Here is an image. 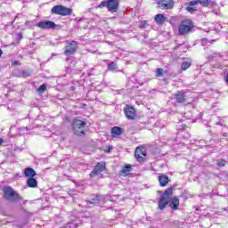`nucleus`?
<instances>
[{"label":"nucleus","mask_w":228,"mask_h":228,"mask_svg":"<svg viewBox=\"0 0 228 228\" xmlns=\"http://www.w3.org/2000/svg\"><path fill=\"white\" fill-rule=\"evenodd\" d=\"M213 42H215V41L209 42V40H208L206 38L201 40L202 45H208V44H213Z\"/></svg>","instance_id":"obj_30"},{"label":"nucleus","mask_w":228,"mask_h":228,"mask_svg":"<svg viewBox=\"0 0 228 228\" xmlns=\"http://www.w3.org/2000/svg\"><path fill=\"white\" fill-rule=\"evenodd\" d=\"M108 69H109V70H117V69H118L117 63H115V62H110V63L108 65Z\"/></svg>","instance_id":"obj_27"},{"label":"nucleus","mask_w":228,"mask_h":228,"mask_svg":"<svg viewBox=\"0 0 228 228\" xmlns=\"http://www.w3.org/2000/svg\"><path fill=\"white\" fill-rule=\"evenodd\" d=\"M3 54V50L0 49V56Z\"/></svg>","instance_id":"obj_38"},{"label":"nucleus","mask_w":228,"mask_h":228,"mask_svg":"<svg viewBox=\"0 0 228 228\" xmlns=\"http://www.w3.org/2000/svg\"><path fill=\"white\" fill-rule=\"evenodd\" d=\"M184 220L183 221H179V220H175L172 222V225L174 227H177V228H183V225H184Z\"/></svg>","instance_id":"obj_22"},{"label":"nucleus","mask_w":228,"mask_h":228,"mask_svg":"<svg viewBox=\"0 0 228 228\" xmlns=\"http://www.w3.org/2000/svg\"><path fill=\"white\" fill-rule=\"evenodd\" d=\"M18 38H19V40H21V38H22V34H19V35H18Z\"/></svg>","instance_id":"obj_36"},{"label":"nucleus","mask_w":228,"mask_h":228,"mask_svg":"<svg viewBox=\"0 0 228 228\" xmlns=\"http://www.w3.org/2000/svg\"><path fill=\"white\" fill-rule=\"evenodd\" d=\"M22 76L23 77H29V76H31V73L28 70H25L22 72Z\"/></svg>","instance_id":"obj_31"},{"label":"nucleus","mask_w":228,"mask_h":228,"mask_svg":"<svg viewBox=\"0 0 228 228\" xmlns=\"http://www.w3.org/2000/svg\"><path fill=\"white\" fill-rule=\"evenodd\" d=\"M158 4L160 10H172L174 8V0H159Z\"/></svg>","instance_id":"obj_10"},{"label":"nucleus","mask_w":228,"mask_h":228,"mask_svg":"<svg viewBox=\"0 0 228 228\" xmlns=\"http://www.w3.org/2000/svg\"><path fill=\"white\" fill-rule=\"evenodd\" d=\"M124 198L120 195H105V196H96L92 199L90 204H101V202H116L118 204Z\"/></svg>","instance_id":"obj_1"},{"label":"nucleus","mask_w":228,"mask_h":228,"mask_svg":"<svg viewBox=\"0 0 228 228\" xmlns=\"http://www.w3.org/2000/svg\"><path fill=\"white\" fill-rule=\"evenodd\" d=\"M154 20L159 25H163V24H165V22H167V20H168V19L167 17H165L164 14L159 13V14L155 15Z\"/></svg>","instance_id":"obj_15"},{"label":"nucleus","mask_w":228,"mask_h":228,"mask_svg":"<svg viewBox=\"0 0 228 228\" xmlns=\"http://www.w3.org/2000/svg\"><path fill=\"white\" fill-rule=\"evenodd\" d=\"M142 156H147V151H146L145 148L137 147L135 150L134 157L137 159V160L143 161Z\"/></svg>","instance_id":"obj_13"},{"label":"nucleus","mask_w":228,"mask_h":228,"mask_svg":"<svg viewBox=\"0 0 228 228\" xmlns=\"http://www.w3.org/2000/svg\"><path fill=\"white\" fill-rule=\"evenodd\" d=\"M216 126H223V124L221 122H217Z\"/></svg>","instance_id":"obj_37"},{"label":"nucleus","mask_w":228,"mask_h":228,"mask_svg":"<svg viewBox=\"0 0 228 228\" xmlns=\"http://www.w3.org/2000/svg\"><path fill=\"white\" fill-rule=\"evenodd\" d=\"M51 13L53 15H61V17H67L72 15V9L65 7L63 5H55L52 8Z\"/></svg>","instance_id":"obj_6"},{"label":"nucleus","mask_w":228,"mask_h":228,"mask_svg":"<svg viewBox=\"0 0 228 228\" xmlns=\"http://www.w3.org/2000/svg\"><path fill=\"white\" fill-rule=\"evenodd\" d=\"M178 31L180 35H187V33H190V31H191V21H190V20L182 21Z\"/></svg>","instance_id":"obj_8"},{"label":"nucleus","mask_w":228,"mask_h":228,"mask_svg":"<svg viewBox=\"0 0 228 228\" xmlns=\"http://www.w3.org/2000/svg\"><path fill=\"white\" fill-rule=\"evenodd\" d=\"M118 0H109L101 2L98 8H108L110 13H116V12H118Z\"/></svg>","instance_id":"obj_5"},{"label":"nucleus","mask_w":228,"mask_h":228,"mask_svg":"<svg viewBox=\"0 0 228 228\" xmlns=\"http://www.w3.org/2000/svg\"><path fill=\"white\" fill-rule=\"evenodd\" d=\"M96 167H98V169L101 170L102 172H104V170L106 169V162L102 161L99 162Z\"/></svg>","instance_id":"obj_25"},{"label":"nucleus","mask_w":228,"mask_h":228,"mask_svg":"<svg viewBox=\"0 0 228 228\" xmlns=\"http://www.w3.org/2000/svg\"><path fill=\"white\" fill-rule=\"evenodd\" d=\"M225 163H227V161H225V159H219L216 162L217 167H225Z\"/></svg>","instance_id":"obj_28"},{"label":"nucleus","mask_w":228,"mask_h":228,"mask_svg":"<svg viewBox=\"0 0 228 228\" xmlns=\"http://www.w3.org/2000/svg\"><path fill=\"white\" fill-rule=\"evenodd\" d=\"M45 90H47V86L45 84H43L39 86V88L37 89V92L39 94H44V92H45Z\"/></svg>","instance_id":"obj_26"},{"label":"nucleus","mask_w":228,"mask_h":228,"mask_svg":"<svg viewBox=\"0 0 228 228\" xmlns=\"http://www.w3.org/2000/svg\"><path fill=\"white\" fill-rule=\"evenodd\" d=\"M77 51V42L71 41L69 42L65 48L64 54L65 56H72Z\"/></svg>","instance_id":"obj_9"},{"label":"nucleus","mask_w":228,"mask_h":228,"mask_svg":"<svg viewBox=\"0 0 228 228\" xmlns=\"http://www.w3.org/2000/svg\"><path fill=\"white\" fill-rule=\"evenodd\" d=\"M111 151V148L109 146L106 150L105 152H110Z\"/></svg>","instance_id":"obj_34"},{"label":"nucleus","mask_w":228,"mask_h":228,"mask_svg":"<svg viewBox=\"0 0 228 228\" xmlns=\"http://www.w3.org/2000/svg\"><path fill=\"white\" fill-rule=\"evenodd\" d=\"M4 199L9 202H17V200H20V195L13 188L7 186L4 188Z\"/></svg>","instance_id":"obj_3"},{"label":"nucleus","mask_w":228,"mask_h":228,"mask_svg":"<svg viewBox=\"0 0 228 228\" xmlns=\"http://www.w3.org/2000/svg\"><path fill=\"white\" fill-rule=\"evenodd\" d=\"M123 134H124V129H122V127L120 126H114L111 128V134L113 138H117Z\"/></svg>","instance_id":"obj_16"},{"label":"nucleus","mask_w":228,"mask_h":228,"mask_svg":"<svg viewBox=\"0 0 228 228\" xmlns=\"http://www.w3.org/2000/svg\"><path fill=\"white\" fill-rule=\"evenodd\" d=\"M73 131L77 136H81L85 134V127H86V121L83 120L81 118H76L73 120Z\"/></svg>","instance_id":"obj_2"},{"label":"nucleus","mask_w":228,"mask_h":228,"mask_svg":"<svg viewBox=\"0 0 228 228\" xmlns=\"http://www.w3.org/2000/svg\"><path fill=\"white\" fill-rule=\"evenodd\" d=\"M169 182H170V179L168 178V176L165 175L159 176V183L160 186L165 187L168 184Z\"/></svg>","instance_id":"obj_17"},{"label":"nucleus","mask_w":228,"mask_h":228,"mask_svg":"<svg viewBox=\"0 0 228 228\" xmlns=\"http://www.w3.org/2000/svg\"><path fill=\"white\" fill-rule=\"evenodd\" d=\"M37 28H41V29H54L56 28V24L51 20H43L37 23Z\"/></svg>","instance_id":"obj_11"},{"label":"nucleus","mask_w":228,"mask_h":228,"mask_svg":"<svg viewBox=\"0 0 228 228\" xmlns=\"http://www.w3.org/2000/svg\"><path fill=\"white\" fill-rule=\"evenodd\" d=\"M156 76L157 77H161V76H163V69L161 68L157 69Z\"/></svg>","instance_id":"obj_29"},{"label":"nucleus","mask_w":228,"mask_h":228,"mask_svg":"<svg viewBox=\"0 0 228 228\" xmlns=\"http://www.w3.org/2000/svg\"><path fill=\"white\" fill-rule=\"evenodd\" d=\"M174 191V188L170 187L167 189L164 193L160 196V200L159 201V208L160 210L165 209L167 206H168V202H170L172 200L170 199V196L172 195V192Z\"/></svg>","instance_id":"obj_4"},{"label":"nucleus","mask_w":228,"mask_h":228,"mask_svg":"<svg viewBox=\"0 0 228 228\" xmlns=\"http://www.w3.org/2000/svg\"><path fill=\"white\" fill-rule=\"evenodd\" d=\"M3 143H4V140L0 137V145H3Z\"/></svg>","instance_id":"obj_35"},{"label":"nucleus","mask_w":228,"mask_h":228,"mask_svg":"<svg viewBox=\"0 0 228 228\" xmlns=\"http://www.w3.org/2000/svg\"><path fill=\"white\" fill-rule=\"evenodd\" d=\"M131 172V165H126L125 166L122 170H121V174L124 177H126V175H129V173Z\"/></svg>","instance_id":"obj_21"},{"label":"nucleus","mask_w":228,"mask_h":228,"mask_svg":"<svg viewBox=\"0 0 228 228\" xmlns=\"http://www.w3.org/2000/svg\"><path fill=\"white\" fill-rule=\"evenodd\" d=\"M101 170L98 166H95L93 171L90 173V177H95V175H99L101 174Z\"/></svg>","instance_id":"obj_23"},{"label":"nucleus","mask_w":228,"mask_h":228,"mask_svg":"<svg viewBox=\"0 0 228 228\" xmlns=\"http://www.w3.org/2000/svg\"><path fill=\"white\" fill-rule=\"evenodd\" d=\"M175 99L176 102L184 104V102H186V94H184L183 92H178L175 94Z\"/></svg>","instance_id":"obj_14"},{"label":"nucleus","mask_w":228,"mask_h":228,"mask_svg":"<svg viewBox=\"0 0 228 228\" xmlns=\"http://www.w3.org/2000/svg\"><path fill=\"white\" fill-rule=\"evenodd\" d=\"M27 185L28 188H37L38 186V182L35 178H28L27 180Z\"/></svg>","instance_id":"obj_19"},{"label":"nucleus","mask_w":228,"mask_h":228,"mask_svg":"<svg viewBox=\"0 0 228 228\" xmlns=\"http://www.w3.org/2000/svg\"><path fill=\"white\" fill-rule=\"evenodd\" d=\"M145 26H147V22L145 20H142L141 21L139 28H145Z\"/></svg>","instance_id":"obj_33"},{"label":"nucleus","mask_w":228,"mask_h":228,"mask_svg":"<svg viewBox=\"0 0 228 228\" xmlns=\"http://www.w3.org/2000/svg\"><path fill=\"white\" fill-rule=\"evenodd\" d=\"M24 175H25V177L33 178L37 175V172L34 171V169L31 167H27V168H25Z\"/></svg>","instance_id":"obj_18"},{"label":"nucleus","mask_w":228,"mask_h":228,"mask_svg":"<svg viewBox=\"0 0 228 228\" xmlns=\"http://www.w3.org/2000/svg\"><path fill=\"white\" fill-rule=\"evenodd\" d=\"M34 24V21L33 20H27L25 22V26H28V28H31Z\"/></svg>","instance_id":"obj_32"},{"label":"nucleus","mask_w":228,"mask_h":228,"mask_svg":"<svg viewBox=\"0 0 228 228\" xmlns=\"http://www.w3.org/2000/svg\"><path fill=\"white\" fill-rule=\"evenodd\" d=\"M190 67H191V61H183L181 64L182 70H186L187 69H190Z\"/></svg>","instance_id":"obj_24"},{"label":"nucleus","mask_w":228,"mask_h":228,"mask_svg":"<svg viewBox=\"0 0 228 228\" xmlns=\"http://www.w3.org/2000/svg\"><path fill=\"white\" fill-rule=\"evenodd\" d=\"M187 5L186 10L192 13V12H195V7L197 4H201V6H208L209 5V1L208 0H194L190 2L189 4H185Z\"/></svg>","instance_id":"obj_7"},{"label":"nucleus","mask_w":228,"mask_h":228,"mask_svg":"<svg viewBox=\"0 0 228 228\" xmlns=\"http://www.w3.org/2000/svg\"><path fill=\"white\" fill-rule=\"evenodd\" d=\"M125 115L129 120H134L136 118V110L133 107L126 106L124 109Z\"/></svg>","instance_id":"obj_12"},{"label":"nucleus","mask_w":228,"mask_h":228,"mask_svg":"<svg viewBox=\"0 0 228 228\" xmlns=\"http://www.w3.org/2000/svg\"><path fill=\"white\" fill-rule=\"evenodd\" d=\"M169 206L172 209H177L179 208V199L177 197L173 198L171 202L169 201Z\"/></svg>","instance_id":"obj_20"}]
</instances>
